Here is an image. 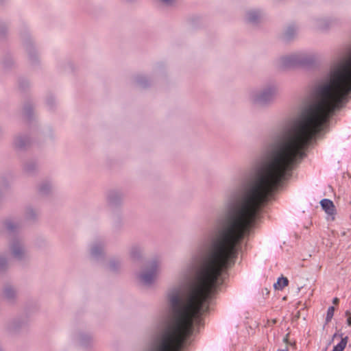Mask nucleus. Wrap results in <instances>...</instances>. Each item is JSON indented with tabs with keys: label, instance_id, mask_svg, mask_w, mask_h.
Segmentation results:
<instances>
[{
	"label": "nucleus",
	"instance_id": "nucleus-8",
	"mask_svg": "<svg viewBox=\"0 0 351 351\" xmlns=\"http://www.w3.org/2000/svg\"><path fill=\"white\" fill-rule=\"evenodd\" d=\"M320 204L328 215L332 216L335 214V206L331 200L324 199L320 202Z\"/></svg>",
	"mask_w": 351,
	"mask_h": 351
},
{
	"label": "nucleus",
	"instance_id": "nucleus-29",
	"mask_svg": "<svg viewBox=\"0 0 351 351\" xmlns=\"http://www.w3.org/2000/svg\"><path fill=\"white\" fill-rule=\"evenodd\" d=\"M25 169H26V171H30V169H29V168L28 167V166H27V167H25Z\"/></svg>",
	"mask_w": 351,
	"mask_h": 351
},
{
	"label": "nucleus",
	"instance_id": "nucleus-15",
	"mask_svg": "<svg viewBox=\"0 0 351 351\" xmlns=\"http://www.w3.org/2000/svg\"><path fill=\"white\" fill-rule=\"evenodd\" d=\"M348 340V337L342 338L341 341L333 348L332 351H343L347 345Z\"/></svg>",
	"mask_w": 351,
	"mask_h": 351
},
{
	"label": "nucleus",
	"instance_id": "nucleus-12",
	"mask_svg": "<svg viewBox=\"0 0 351 351\" xmlns=\"http://www.w3.org/2000/svg\"><path fill=\"white\" fill-rule=\"evenodd\" d=\"M53 187V184L49 181H45L40 184L39 191L43 194L48 193Z\"/></svg>",
	"mask_w": 351,
	"mask_h": 351
},
{
	"label": "nucleus",
	"instance_id": "nucleus-28",
	"mask_svg": "<svg viewBox=\"0 0 351 351\" xmlns=\"http://www.w3.org/2000/svg\"><path fill=\"white\" fill-rule=\"evenodd\" d=\"M284 341H285V343H287V342H288V337H286L284 339Z\"/></svg>",
	"mask_w": 351,
	"mask_h": 351
},
{
	"label": "nucleus",
	"instance_id": "nucleus-17",
	"mask_svg": "<svg viewBox=\"0 0 351 351\" xmlns=\"http://www.w3.org/2000/svg\"><path fill=\"white\" fill-rule=\"evenodd\" d=\"M334 312H335V308L333 306H330L328 308L326 318V322H329L331 320V319L333 317Z\"/></svg>",
	"mask_w": 351,
	"mask_h": 351
},
{
	"label": "nucleus",
	"instance_id": "nucleus-22",
	"mask_svg": "<svg viewBox=\"0 0 351 351\" xmlns=\"http://www.w3.org/2000/svg\"><path fill=\"white\" fill-rule=\"evenodd\" d=\"M161 3L167 5H173L177 0H159Z\"/></svg>",
	"mask_w": 351,
	"mask_h": 351
},
{
	"label": "nucleus",
	"instance_id": "nucleus-13",
	"mask_svg": "<svg viewBox=\"0 0 351 351\" xmlns=\"http://www.w3.org/2000/svg\"><path fill=\"white\" fill-rule=\"evenodd\" d=\"M298 32V28L295 25H291L289 26L285 32V36L287 39H291L293 38Z\"/></svg>",
	"mask_w": 351,
	"mask_h": 351
},
{
	"label": "nucleus",
	"instance_id": "nucleus-3",
	"mask_svg": "<svg viewBox=\"0 0 351 351\" xmlns=\"http://www.w3.org/2000/svg\"><path fill=\"white\" fill-rule=\"evenodd\" d=\"M161 266L162 260L160 258H154L150 260L146 267L139 274V282L146 287L153 285L161 271Z\"/></svg>",
	"mask_w": 351,
	"mask_h": 351
},
{
	"label": "nucleus",
	"instance_id": "nucleus-21",
	"mask_svg": "<svg viewBox=\"0 0 351 351\" xmlns=\"http://www.w3.org/2000/svg\"><path fill=\"white\" fill-rule=\"evenodd\" d=\"M6 227L8 230L12 231L16 228V226L13 222L9 221L6 223Z\"/></svg>",
	"mask_w": 351,
	"mask_h": 351
},
{
	"label": "nucleus",
	"instance_id": "nucleus-2",
	"mask_svg": "<svg viewBox=\"0 0 351 351\" xmlns=\"http://www.w3.org/2000/svg\"><path fill=\"white\" fill-rule=\"evenodd\" d=\"M316 59L313 53L306 51H297L280 57L277 63L283 69L293 67L298 65H308L313 63Z\"/></svg>",
	"mask_w": 351,
	"mask_h": 351
},
{
	"label": "nucleus",
	"instance_id": "nucleus-26",
	"mask_svg": "<svg viewBox=\"0 0 351 351\" xmlns=\"http://www.w3.org/2000/svg\"><path fill=\"white\" fill-rule=\"evenodd\" d=\"M333 304H337L339 302V299L337 298H335L332 300Z\"/></svg>",
	"mask_w": 351,
	"mask_h": 351
},
{
	"label": "nucleus",
	"instance_id": "nucleus-16",
	"mask_svg": "<svg viewBox=\"0 0 351 351\" xmlns=\"http://www.w3.org/2000/svg\"><path fill=\"white\" fill-rule=\"evenodd\" d=\"M121 266V262L119 260L112 259L109 262L108 268L111 271L117 270Z\"/></svg>",
	"mask_w": 351,
	"mask_h": 351
},
{
	"label": "nucleus",
	"instance_id": "nucleus-19",
	"mask_svg": "<svg viewBox=\"0 0 351 351\" xmlns=\"http://www.w3.org/2000/svg\"><path fill=\"white\" fill-rule=\"evenodd\" d=\"M7 266V261L4 257H0V271L3 270Z\"/></svg>",
	"mask_w": 351,
	"mask_h": 351
},
{
	"label": "nucleus",
	"instance_id": "nucleus-14",
	"mask_svg": "<svg viewBox=\"0 0 351 351\" xmlns=\"http://www.w3.org/2000/svg\"><path fill=\"white\" fill-rule=\"evenodd\" d=\"M289 280L287 278L281 277L278 279V281L274 284L276 289L282 290L284 287L288 285Z\"/></svg>",
	"mask_w": 351,
	"mask_h": 351
},
{
	"label": "nucleus",
	"instance_id": "nucleus-5",
	"mask_svg": "<svg viewBox=\"0 0 351 351\" xmlns=\"http://www.w3.org/2000/svg\"><path fill=\"white\" fill-rule=\"evenodd\" d=\"M337 19L332 16H323L316 18L313 21V25L321 31H326L337 24Z\"/></svg>",
	"mask_w": 351,
	"mask_h": 351
},
{
	"label": "nucleus",
	"instance_id": "nucleus-27",
	"mask_svg": "<svg viewBox=\"0 0 351 351\" xmlns=\"http://www.w3.org/2000/svg\"><path fill=\"white\" fill-rule=\"evenodd\" d=\"M277 351H289L287 349H279Z\"/></svg>",
	"mask_w": 351,
	"mask_h": 351
},
{
	"label": "nucleus",
	"instance_id": "nucleus-11",
	"mask_svg": "<svg viewBox=\"0 0 351 351\" xmlns=\"http://www.w3.org/2000/svg\"><path fill=\"white\" fill-rule=\"evenodd\" d=\"M130 256L133 259H138L143 253V248L137 245H133L130 249Z\"/></svg>",
	"mask_w": 351,
	"mask_h": 351
},
{
	"label": "nucleus",
	"instance_id": "nucleus-25",
	"mask_svg": "<svg viewBox=\"0 0 351 351\" xmlns=\"http://www.w3.org/2000/svg\"><path fill=\"white\" fill-rule=\"evenodd\" d=\"M115 195L114 193H111L109 197H108V200L110 203H112L113 202V195Z\"/></svg>",
	"mask_w": 351,
	"mask_h": 351
},
{
	"label": "nucleus",
	"instance_id": "nucleus-10",
	"mask_svg": "<svg viewBox=\"0 0 351 351\" xmlns=\"http://www.w3.org/2000/svg\"><path fill=\"white\" fill-rule=\"evenodd\" d=\"M29 143V139L26 136H18L14 141V146L18 149H23Z\"/></svg>",
	"mask_w": 351,
	"mask_h": 351
},
{
	"label": "nucleus",
	"instance_id": "nucleus-30",
	"mask_svg": "<svg viewBox=\"0 0 351 351\" xmlns=\"http://www.w3.org/2000/svg\"><path fill=\"white\" fill-rule=\"evenodd\" d=\"M337 334H335V335H333V338L336 337H337Z\"/></svg>",
	"mask_w": 351,
	"mask_h": 351
},
{
	"label": "nucleus",
	"instance_id": "nucleus-7",
	"mask_svg": "<svg viewBox=\"0 0 351 351\" xmlns=\"http://www.w3.org/2000/svg\"><path fill=\"white\" fill-rule=\"evenodd\" d=\"M263 18V14L258 10H250L245 14V21L251 24H256Z\"/></svg>",
	"mask_w": 351,
	"mask_h": 351
},
{
	"label": "nucleus",
	"instance_id": "nucleus-1",
	"mask_svg": "<svg viewBox=\"0 0 351 351\" xmlns=\"http://www.w3.org/2000/svg\"><path fill=\"white\" fill-rule=\"evenodd\" d=\"M278 95V86L276 83H268L260 88H253L247 93L250 104L267 107L274 103Z\"/></svg>",
	"mask_w": 351,
	"mask_h": 351
},
{
	"label": "nucleus",
	"instance_id": "nucleus-20",
	"mask_svg": "<svg viewBox=\"0 0 351 351\" xmlns=\"http://www.w3.org/2000/svg\"><path fill=\"white\" fill-rule=\"evenodd\" d=\"M145 77H143V76L138 77L137 78V83H138L140 86H143V87H144V86H146V83H145Z\"/></svg>",
	"mask_w": 351,
	"mask_h": 351
},
{
	"label": "nucleus",
	"instance_id": "nucleus-6",
	"mask_svg": "<svg viewBox=\"0 0 351 351\" xmlns=\"http://www.w3.org/2000/svg\"><path fill=\"white\" fill-rule=\"evenodd\" d=\"M90 256L94 260H99L104 255V243L99 241L93 242L90 245Z\"/></svg>",
	"mask_w": 351,
	"mask_h": 351
},
{
	"label": "nucleus",
	"instance_id": "nucleus-18",
	"mask_svg": "<svg viewBox=\"0 0 351 351\" xmlns=\"http://www.w3.org/2000/svg\"><path fill=\"white\" fill-rule=\"evenodd\" d=\"M91 341V337L88 335L82 336L80 339V342L82 345H86L87 343Z\"/></svg>",
	"mask_w": 351,
	"mask_h": 351
},
{
	"label": "nucleus",
	"instance_id": "nucleus-4",
	"mask_svg": "<svg viewBox=\"0 0 351 351\" xmlns=\"http://www.w3.org/2000/svg\"><path fill=\"white\" fill-rule=\"evenodd\" d=\"M9 250L11 256L16 260L22 261L28 257L27 250L21 240L18 238L10 241Z\"/></svg>",
	"mask_w": 351,
	"mask_h": 351
},
{
	"label": "nucleus",
	"instance_id": "nucleus-23",
	"mask_svg": "<svg viewBox=\"0 0 351 351\" xmlns=\"http://www.w3.org/2000/svg\"><path fill=\"white\" fill-rule=\"evenodd\" d=\"M345 315L347 317L348 325L351 326V312L349 311H346V312L345 313Z\"/></svg>",
	"mask_w": 351,
	"mask_h": 351
},
{
	"label": "nucleus",
	"instance_id": "nucleus-24",
	"mask_svg": "<svg viewBox=\"0 0 351 351\" xmlns=\"http://www.w3.org/2000/svg\"><path fill=\"white\" fill-rule=\"evenodd\" d=\"M27 215L29 217H32L36 215L35 212L32 209H29L27 212Z\"/></svg>",
	"mask_w": 351,
	"mask_h": 351
},
{
	"label": "nucleus",
	"instance_id": "nucleus-31",
	"mask_svg": "<svg viewBox=\"0 0 351 351\" xmlns=\"http://www.w3.org/2000/svg\"><path fill=\"white\" fill-rule=\"evenodd\" d=\"M0 351H2V350L0 349Z\"/></svg>",
	"mask_w": 351,
	"mask_h": 351
},
{
	"label": "nucleus",
	"instance_id": "nucleus-9",
	"mask_svg": "<svg viewBox=\"0 0 351 351\" xmlns=\"http://www.w3.org/2000/svg\"><path fill=\"white\" fill-rule=\"evenodd\" d=\"M17 294L16 289L11 285H7L3 289V297L8 301L13 300Z\"/></svg>",
	"mask_w": 351,
	"mask_h": 351
}]
</instances>
